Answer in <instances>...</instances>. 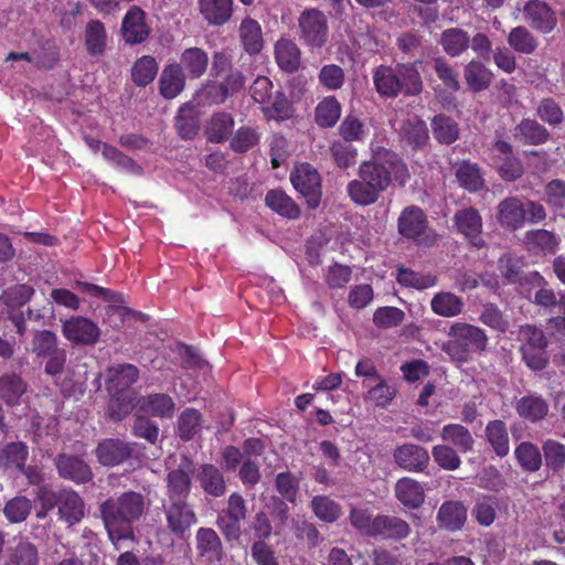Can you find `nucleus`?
<instances>
[{
    "label": "nucleus",
    "instance_id": "ddd939ff",
    "mask_svg": "<svg viewBox=\"0 0 565 565\" xmlns=\"http://www.w3.org/2000/svg\"><path fill=\"white\" fill-rule=\"evenodd\" d=\"M493 157L500 175L507 181H513L521 177L523 168L521 162L511 154V146L505 141H497L492 148Z\"/></svg>",
    "mask_w": 565,
    "mask_h": 565
},
{
    "label": "nucleus",
    "instance_id": "a878e982",
    "mask_svg": "<svg viewBox=\"0 0 565 565\" xmlns=\"http://www.w3.org/2000/svg\"><path fill=\"white\" fill-rule=\"evenodd\" d=\"M239 39L248 54H257L264 46L263 32L256 20L246 18L238 28Z\"/></svg>",
    "mask_w": 565,
    "mask_h": 565
},
{
    "label": "nucleus",
    "instance_id": "20e7f679",
    "mask_svg": "<svg viewBox=\"0 0 565 565\" xmlns=\"http://www.w3.org/2000/svg\"><path fill=\"white\" fill-rule=\"evenodd\" d=\"M448 334L450 340L443 344V351L459 363L469 361L472 352L483 351L488 343L484 331L468 323H454Z\"/></svg>",
    "mask_w": 565,
    "mask_h": 565
},
{
    "label": "nucleus",
    "instance_id": "ea45409f",
    "mask_svg": "<svg viewBox=\"0 0 565 565\" xmlns=\"http://www.w3.org/2000/svg\"><path fill=\"white\" fill-rule=\"evenodd\" d=\"M85 45L92 55H99L106 46L107 34L104 24L98 20H92L85 28Z\"/></svg>",
    "mask_w": 565,
    "mask_h": 565
},
{
    "label": "nucleus",
    "instance_id": "4468645a",
    "mask_svg": "<svg viewBox=\"0 0 565 565\" xmlns=\"http://www.w3.org/2000/svg\"><path fill=\"white\" fill-rule=\"evenodd\" d=\"M139 376L136 366L131 364H119L108 370L107 390L110 394L131 393L129 386L134 384Z\"/></svg>",
    "mask_w": 565,
    "mask_h": 565
},
{
    "label": "nucleus",
    "instance_id": "79ce46f5",
    "mask_svg": "<svg viewBox=\"0 0 565 565\" xmlns=\"http://www.w3.org/2000/svg\"><path fill=\"white\" fill-rule=\"evenodd\" d=\"M341 116V105L333 96L324 97L316 107V121L320 127H333Z\"/></svg>",
    "mask_w": 565,
    "mask_h": 565
},
{
    "label": "nucleus",
    "instance_id": "c756f323",
    "mask_svg": "<svg viewBox=\"0 0 565 565\" xmlns=\"http://www.w3.org/2000/svg\"><path fill=\"white\" fill-rule=\"evenodd\" d=\"M431 311L440 317L451 318L461 313L463 302L460 297L449 291H440L430 300Z\"/></svg>",
    "mask_w": 565,
    "mask_h": 565
},
{
    "label": "nucleus",
    "instance_id": "f3484780",
    "mask_svg": "<svg viewBox=\"0 0 565 565\" xmlns=\"http://www.w3.org/2000/svg\"><path fill=\"white\" fill-rule=\"evenodd\" d=\"M55 503L61 519L70 525L78 522L84 515V503L74 491H61L55 495Z\"/></svg>",
    "mask_w": 565,
    "mask_h": 565
},
{
    "label": "nucleus",
    "instance_id": "338daca9",
    "mask_svg": "<svg viewBox=\"0 0 565 565\" xmlns=\"http://www.w3.org/2000/svg\"><path fill=\"white\" fill-rule=\"evenodd\" d=\"M516 134L522 136L526 142L542 143L547 139V131L534 120L524 119L516 127Z\"/></svg>",
    "mask_w": 565,
    "mask_h": 565
},
{
    "label": "nucleus",
    "instance_id": "f03ea898",
    "mask_svg": "<svg viewBox=\"0 0 565 565\" xmlns=\"http://www.w3.org/2000/svg\"><path fill=\"white\" fill-rule=\"evenodd\" d=\"M359 177L367 180L382 193L393 180L404 184L409 174L405 163L395 153L384 150L372 160L360 164Z\"/></svg>",
    "mask_w": 565,
    "mask_h": 565
},
{
    "label": "nucleus",
    "instance_id": "f8f14e48",
    "mask_svg": "<svg viewBox=\"0 0 565 565\" xmlns=\"http://www.w3.org/2000/svg\"><path fill=\"white\" fill-rule=\"evenodd\" d=\"M137 413L145 416L170 418L173 416L175 404L171 396L162 393L150 394L138 399Z\"/></svg>",
    "mask_w": 565,
    "mask_h": 565
},
{
    "label": "nucleus",
    "instance_id": "052dcab7",
    "mask_svg": "<svg viewBox=\"0 0 565 565\" xmlns=\"http://www.w3.org/2000/svg\"><path fill=\"white\" fill-rule=\"evenodd\" d=\"M110 402L108 407L109 416L115 420H120L127 416L134 407H138L134 403L135 397L132 393H119L118 395L110 394Z\"/></svg>",
    "mask_w": 565,
    "mask_h": 565
},
{
    "label": "nucleus",
    "instance_id": "13d9d810",
    "mask_svg": "<svg viewBox=\"0 0 565 565\" xmlns=\"http://www.w3.org/2000/svg\"><path fill=\"white\" fill-rule=\"evenodd\" d=\"M459 183L469 191H478L483 185V179L476 164L462 162L456 171Z\"/></svg>",
    "mask_w": 565,
    "mask_h": 565
},
{
    "label": "nucleus",
    "instance_id": "bb28decb",
    "mask_svg": "<svg viewBox=\"0 0 565 565\" xmlns=\"http://www.w3.org/2000/svg\"><path fill=\"white\" fill-rule=\"evenodd\" d=\"M167 521L170 530L181 535L195 522V515L185 503L178 501L167 509Z\"/></svg>",
    "mask_w": 565,
    "mask_h": 565
},
{
    "label": "nucleus",
    "instance_id": "5701e85b",
    "mask_svg": "<svg viewBox=\"0 0 565 565\" xmlns=\"http://www.w3.org/2000/svg\"><path fill=\"white\" fill-rule=\"evenodd\" d=\"M373 533L374 535H383L391 539H405L411 527L408 523L397 516H377L373 519Z\"/></svg>",
    "mask_w": 565,
    "mask_h": 565
},
{
    "label": "nucleus",
    "instance_id": "7ed1b4c3",
    "mask_svg": "<svg viewBox=\"0 0 565 565\" xmlns=\"http://www.w3.org/2000/svg\"><path fill=\"white\" fill-rule=\"evenodd\" d=\"M374 84L383 96L393 97L398 93L416 95L423 84L418 71L413 65H397L395 70L380 66L374 73Z\"/></svg>",
    "mask_w": 565,
    "mask_h": 565
},
{
    "label": "nucleus",
    "instance_id": "4be33fe9",
    "mask_svg": "<svg viewBox=\"0 0 565 565\" xmlns=\"http://www.w3.org/2000/svg\"><path fill=\"white\" fill-rule=\"evenodd\" d=\"M233 0H199V10L212 25H222L232 15Z\"/></svg>",
    "mask_w": 565,
    "mask_h": 565
},
{
    "label": "nucleus",
    "instance_id": "aec40b11",
    "mask_svg": "<svg viewBox=\"0 0 565 565\" xmlns=\"http://www.w3.org/2000/svg\"><path fill=\"white\" fill-rule=\"evenodd\" d=\"M456 225L475 246H480L482 239L480 233L482 230V222L478 211L473 209H465L455 215Z\"/></svg>",
    "mask_w": 565,
    "mask_h": 565
},
{
    "label": "nucleus",
    "instance_id": "2f4dec72",
    "mask_svg": "<svg viewBox=\"0 0 565 565\" xmlns=\"http://www.w3.org/2000/svg\"><path fill=\"white\" fill-rule=\"evenodd\" d=\"M56 466L63 478L76 482H86L90 479V470L81 459L63 455L58 457Z\"/></svg>",
    "mask_w": 565,
    "mask_h": 565
},
{
    "label": "nucleus",
    "instance_id": "49530a36",
    "mask_svg": "<svg viewBox=\"0 0 565 565\" xmlns=\"http://www.w3.org/2000/svg\"><path fill=\"white\" fill-rule=\"evenodd\" d=\"M487 438L494 451L500 456L504 457L508 455L510 446H509V436L507 431V427L501 420H493L488 424L487 429Z\"/></svg>",
    "mask_w": 565,
    "mask_h": 565
},
{
    "label": "nucleus",
    "instance_id": "6ab92c4d",
    "mask_svg": "<svg viewBox=\"0 0 565 565\" xmlns=\"http://www.w3.org/2000/svg\"><path fill=\"white\" fill-rule=\"evenodd\" d=\"M395 497L404 507L417 509L425 500V491L418 481L402 478L395 484Z\"/></svg>",
    "mask_w": 565,
    "mask_h": 565
},
{
    "label": "nucleus",
    "instance_id": "37998d69",
    "mask_svg": "<svg viewBox=\"0 0 565 565\" xmlns=\"http://www.w3.org/2000/svg\"><path fill=\"white\" fill-rule=\"evenodd\" d=\"M192 462L188 459H183L179 466V469L169 473L168 487L172 495H183L189 492Z\"/></svg>",
    "mask_w": 565,
    "mask_h": 565
},
{
    "label": "nucleus",
    "instance_id": "5fc2aeb1",
    "mask_svg": "<svg viewBox=\"0 0 565 565\" xmlns=\"http://www.w3.org/2000/svg\"><path fill=\"white\" fill-rule=\"evenodd\" d=\"M198 548L201 555L209 558H218L221 554V541L211 529H200L196 534Z\"/></svg>",
    "mask_w": 565,
    "mask_h": 565
},
{
    "label": "nucleus",
    "instance_id": "393cba45",
    "mask_svg": "<svg viewBox=\"0 0 565 565\" xmlns=\"http://www.w3.org/2000/svg\"><path fill=\"white\" fill-rule=\"evenodd\" d=\"M397 282L405 288L425 290L437 285V276L430 271H416L399 267L396 274Z\"/></svg>",
    "mask_w": 565,
    "mask_h": 565
},
{
    "label": "nucleus",
    "instance_id": "de8ad7c7",
    "mask_svg": "<svg viewBox=\"0 0 565 565\" xmlns=\"http://www.w3.org/2000/svg\"><path fill=\"white\" fill-rule=\"evenodd\" d=\"M263 110L268 118L274 120H285L292 115V106L280 90L271 95V99L263 105Z\"/></svg>",
    "mask_w": 565,
    "mask_h": 565
},
{
    "label": "nucleus",
    "instance_id": "0eeeda50",
    "mask_svg": "<svg viewBox=\"0 0 565 565\" xmlns=\"http://www.w3.org/2000/svg\"><path fill=\"white\" fill-rule=\"evenodd\" d=\"M62 333L74 344L92 345L98 341L100 329L93 320L74 316L63 321Z\"/></svg>",
    "mask_w": 565,
    "mask_h": 565
},
{
    "label": "nucleus",
    "instance_id": "c9c22d12",
    "mask_svg": "<svg viewBox=\"0 0 565 565\" xmlns=\"http://www.w3.org/2000/svg\"><path fill=\"white\" fill-rule=\"evenodd\" d=\"M158 68V63L154 57L143 55L134 63L131 67V79L137 86H147L156 78Z\"/></svg>",
    "mask_w": 565,
    "mask_h": 565
},
{
    "label": "nucleus",
    "instance_id": "423d86ee",
    "mask_svg": "<svg viewBox=\"0 0 565 565\" xmlns=\"http://www.w3.org/2000/svg\"><path fill=\"white\" fill-rule=\"evenodd\" d=\"M294 188L301 193L308 205L316 209L321 198V180L318 171L309 163H300L290 175Z\"/></svg>",
    "mask_w": 565,
    "mask_h": 565
},
{
    "label": "nucleus",
    "instance_id": "f704fd0d",
    "mask_svg": "<svg viewBox=\"0 0 565 565\" xmlns=\"http://www.w3.org/2000/svg\"><path fill=\"white\" fill-rule=\"evenodd\" d=\"M234 119L230 114L217 113L211 117L205 127V135L211 142L224 141L233 130Z\"/></svg>",
    "mask_w": 565,
    "mask_h": 565
},
{
    "label": "nucleus",
    "instance_id": "412c9836",
    "mask_svg": "<svg viewBox=\"0 0 565 565\" xmlns=\"http://www.w3.org/2000/svg\"><path fill=\"white\" fill-rule=\"evenodd\" d=\"M85 141L93 152H100L107 162L130 172H139L140 168L137 167L131 159L119 152L115 147L92 137H85Z\"/></svg>",
    "mask_w": 565,
    "mask_h": 565
},
{
    "label": "nucleus",
    "instance_id": "603ef678",
    "mask_svg": "<svg viewBox=\"0 0 565 565\" xmlns=\"http://www.w3.org/2000/svg\"><path fill=\"white\" fill-rule=\"evenodd\" d=\"M200 482L202 488L209 494L220 497L225 491V482L223 476L217 468L211 465H204L200 473Z\"/></svg>",
    "mask_w": 565,
    "mask_h": 565
},
{
    "label": "nucleus",
    "instance_id": "c03bdc74",
    "mask_svg": "<svg viewBox=\"0 0 565 565\" xmlns=\"http://www.w3.org/2000/svg\"><path fill=\"white\" fill-rule=\"evenodd\" d=\"M508 43L522 54H532L539 45L535 36L524 26L513 28L508 35Z\"/></svg>",
    "mask_w": 565,
    "mask_h": 565
},
{
    "label": "nucleus",
    "instance_id": "4c0bfd02",
    "mask_svg": "<svg viewBox=\"0 0 565 565\" xmlns=\"http://www.w3.org/2000/svg\"><path fill=\"white\" fill-rule=\"evenodd\" d=\"M266 204L269 209L288 218H297L299 216V207L285 192L280 190H271L266 194Z\"/></svg>",
    "mask_w": 565,
    "mask_h": 565
},
{
    "label": "nucleus",
    "instance_id": "bf43d9fd",
    "mask_svg": "<svg viewBox=\"0 0 565 565\" xmlns=\"http://www.w3.org/2000/svg\"><path fill=\"white\" fill-rule=\"evenodd\" d=\"M405 318V313L397 307H381L373 315V322L382 329H390L399 326Z\"/></svg>",
    "mask_w": 565,
    "mask_h": 565
},
{
    "label": "nucleus",
    "instance_id": "8fccbe9b",
    "mask_svg": "<svg viewBox=\"0 0 565 565\" xmlns=\"http://www.w3.org/2000/svg\"><path fill=\"white\" fill-rule=\"evenodd\" d=\"M470 39L459 29H448L441 35V45L445 52L451 56H458L467 50Z\"/></svg>",
    "mask_w": 565,
    "mask_h": 565
},
{
    "label": "nucleus",
    "instance_id": "39448f33",
    "mask_svg": "<svg viewBox=\"0 0 565 565\" xmlns=\"http://www.w3.org/2000/svg\"><path fill=\"white\" fill-rule=\"evenodd\" d=\"M300 38L311 47H321L328 39V22L326 15L317 9L301 12L298 19Z\"/></svg>",
    "mask_w": 565,
    "mask_h": 565
},
{
    "label": "nucleus",
    "instance_id": "a211bd4d",
    "mask_svg": "<svg viewBox=\"0 0 565 565\" xmlns=\"http://www.w3.org/2000/svg\"><path fill=\"white\" fill-rule=\"evenodd\" d=\"M185 76L180 64H170L166 66L160 75V94L167 98H175L184 88Z\"/></svg>",
    "mask_w": 565,
    "mask_h": 565
},
{
    "label": "nucleus",
    "instance_id": "a18cd8bd",
    "mask_svg": "<svg viewBox=\"0 0 565 565\" xmlns=\"http://www.w3.org/2000/svg\"><path fill=\"white\" fill-rule=\"evenodd\" d=\"M445 441L454 444L461 451H468L472 448L473 439L467 428L459 424H448L443 427L440 433Z\"/></svg>",
    "mask_w": 565,
    "mask_h": 565
},
{
    "label": "nucleus",
    "instance_id": "e433bc0d",
    "mask_svg": "<svg viewBox=\"0 0 565 565\" xmlns=\"http://www.w3.org/2000/svg\"><path fill=\"white\" fill-rule=\"evenodd\" d=\"M310 507L313 514L326 523L335 522L342 514L341 505L327 495H315Z\"/></svg>",
    "mask_w": 565,
    "mask_h": 565
},
{
    "label": "nucleus",
    "instance_id": "864d4df0",
    "mask_svg": "<svg viewBox=\"0 0 565 565\" xmlns=\"http://www.w3.org/2000/svg\"><path fill=\"white\" fill-rule=\"evenodd\" d=\"M32 509V502L26 497H14L3 508V514L10 523H21L26 520Z\"/></svg>",
    "mask_w": 565,
    "mask_h": 565
},
{
    "label": "nucleus",
    "instance_id": "6e6552de",
    "mask_svg": "<svg viewBox=\"0 0 565 565\" xmlns=\"http://www.w3.org/2000/svg\"><path fill=\"white\" fill-rule=\"evenodd\" d=\"M121 36L128 44H139L148 39L151 32L147 13L137 6L128 9L121 21Z\"/></svg>",
    "mask_w": 565,
    "mask_h": 565
},
{
    "label": "nucleus",
    "instance_id": "3c124183",
    "mask_svg": "<svg viewBox=\"0 0 565 565\" xmlns=\"http://www.w3.org/2000/svg\"><path fill=\"white\" fill-rule=\"evenodd\" d=\"M547 404L537 396L522 397L516 404V411L521 417L537 420L547 414Z\"/></svg>",
    "mask_w": 565,
    "mask_h": 565
},
{
    "label": "nucleus",
    "instance_id": "dca6fc26",
    "mask_svg": "<svg viewBox=\"0 0 565 565\" xmlns=\"http://www.w3.org/2000/svg\"><path fill=\"white\" fill-rule=\"evenodd\" d=\"M497 218L501 226L512 231L518 230L524 223L525 206L515 198L505 199L498 205Z\"/></svg>",
    "mask_w": 565,
    "mask_h": 565
},
{
    "label": "nucleus",
    "instance_id": "473e14b6",
    "mask_svg": "<svg viewBox=\"0 0 565 565\" xmlns=\"http://www.w3.org/2000/svg\"><path fill=\"white\" fill-rule=\"evenodd\" d=\"M209 64L207 54L199 47L186 49L181 55V68L192 78L201 77Z\"/></svg>",
    "mask_w": 565,
    "mask_h": 565
},
{
    "label": "nucleus",
    "instance_id": "f257e3e1",
    "mask_svg": "<svg viewBox=\"0 0 565 565\" xmlns=\"http://www.w3.org/2000/svg\"><path fill=\"white\" fill-rule=\"evenodd\" d=\"M145 511V500L140 493L126 492L117 499L103 503L102 514L108 536L117 545L122 540L132 537L130 524Z\"/></svg>",
    "mask_w": 565,
    "mask_h": 565
},
{
    "label": "nucleus",
    "instance_id": "69168bd1",
    "mask_svg": "<svg viewBox=\"0 0 565 565\" xmlns=\"http://www.w3.org/2000/svg\"><path fill=\"white\" fill-rule=\"evenodd\" d=\"M515 456L520 465L526 470L535 471L541 466V454L539 449L530 443H522L515 449Z\"/></svg>",
    "mask_w": 565,
    "mask_h": 565
},
{
    "label": "nucleus",
    "instance_id": "c85d7f7f",
    "mask_svg": "<svg viewBox=\"0 0 565 565\" xmlns=\"http://www.w3.org/2000/svg\"><path fill=\"white\" fill-rule=\"evenodd\" d=\"M28 448L22 443H11L0 450V468L4 471H23Z\"/></svg>",
    "mask_w": 565,
    "mask_h": 565
},
{
    "label": "nucleus",
    "instance_id": "e2e57ef3",
    "mask_svg": "<svg viewBox=\"0 0 565 565\" xmlns=\"http://www.w3.org/2000/svg\"><path fill=\"white\" fill-rule=\"evenodd\" d=\"M333 160L340 168H349L355 164L358 150L350 143L335 141L330 148Z\"/></svg>",
    "mask_w": 565,
    "mask_h": 565
},
{
    "label": "nucleus",
    "instance_id": "7c9ffc66",
    "mask_svg": "<svg viewBox=\"0 0 565 565\" xmlns=\"http://www.w3.org/2000/svg\"><path fill=\"white\" fill-rule=\"evenodd\" d=\"M347 192L355 204L362 206L375 203L381 194L372 183L361 177L348 183Z\"/></svg>",
    "mask_w": 565,
    "mask_h": 565
},
{
    "label": "nucleus",
    "instance_id": "0e129e2a",
    "mask_svg": "<svg viewBox=\"0 0 565 565\" xmlns=\"http://www.w3.org/2000/svg\"><path fill=\"white\" fill-rule=\"evenodd\" d=\"M299 478L290 472H282L276 477V489L278 493L291 503H296L299 492Z\"/></svg>",
    "mask_w": 565,
    "mask_h": 565
},
{
    "label": "nucleus",
    "instance_id": "2eb2a0df",
    "mask_svg": "<svg viewBox=\"0 0 565 565\" xmlns=\"http://www.w3.org/2000/svg\"><path fill=\"white\" fill-rule=\"evenodd\" d=\"M467 520V509L459 501L444 502L437 512V522L439 527L447 531L460 530Z\"/></svg>",
    "mask_w": 565,
    "mask_h": 565
},
{
    "label": "nucleus",
    "instance_id": "4d7b16f0",
    "mask_svg": "<svg viewBox=\"0 0 565 565\" xmlns=\"http://www.w3.org/2000/svg\"><path fill=\"white\" fill-rule=\"evenodd\" d=\"M199 114L191 107L182 106L177 116V128L183 139L193 138L199 131Z\"/></svg>",
    "mask_w": 565,
    "mask_h": 565
},
{
    "label": "nucleus",
    "instance_id": "09e8293b",
    "mask_svg": "<svg viewBox=\"0 0 565 565\" xmlns=\"http://www.w3.org/2000/svg\"><path fill=\"white\" fill-rule=\"evenodd\" d=\"M202 427L201 414L194 408L184 409L178 419V434L184 440L192 439Z\"/></svg>",
    "mask_w": 565,
    "mask_h": 565
},
{
    "label": "nucleus",
    "instance_id": "680f3d73",
    "mask_svg": "<svg viewBox=\"0 0 565 565\" xmlns=\"http://www.w3.org/2000/svg\"><path fill=\"white\" fill-rule=\"evenodd\" d=\"M25 392V385L17 375H4L0 377V394L8 404L18 403Z\"/></svg>",
    "mask_w": 565,
    "mask_h": 565
},
{
    "label": "nucleus",
    "instance_id": "b1692460",
    "mask_svg": "<svg viewBox=\"0 0 565 565\" xmlns=\"http://www.w3.org/2000/svg\"><path fill=\"white\" fill-rule=\"evenodd\" d=\"M275 58L281 70L294 72L300 64V50L290 39L281 38L275 44Z\"/></svg>",
    "mask_w": 565,
    "mask_h": 565
},
{
    "label": "nucleus",
    "instance_id": "cd10ccee",
    "mask_svg": "<svg viewBox=\"0 0 565 565\" xmlns=\"http://www.w3.org/2000/svg\"><path fill=\"white\" fill-rule=\"evenodd\" d=\"M524 244L531 253L554 254L558 247V239L546 230H535L525 234Z\"/></svg>",
    "mask_w": 565,
    "mask_h": 565
},
{
    "label": "nucleus",
    "instance_id": "a19ab883",
    "mask_svg": "<svg viewBox=\"0 0 565 565\" xmlns=\"http://www.w3.org/2000/svg\"><path fill=\"white\" fill-rule=\"evenodd\" d=\"M465 78L472 90L480 92L490 85L492 72L480 62L471 61L465 68Z\"/></svg>",
    "mask_w": 565,
    "mask_h": 565
},
{
    "label": "nucleus",
    "instance_id": "1a4fd4ad",
    "mask_svg": "<svg viewBox=\"0 0 565 565\" xmlns=\"http://www.w3.org/2000/svg\"><path fill=\"white\" fill-rule=\"evenodd\" d=\"M524 20L541 33L552 32L557 18L555 11L543 0H530L523 8Z\"/></svg>",
    "mask_w": 565,
    "mask_h": 565
},
{
    "label": "nucleus",
    "instance_id": "58836bf2",
    "mask_svg": "<svg viewBox=\"0 0 565 565\" xmlns=\"http://www.w3.org/2000/svg\"><path fill=\"white\" fill-rule=\"evenodd\" d=\"M96 452L100 463L114 466L128 457L129 449L124 443L110 439L99 444Z\"/></svg>",
    "mask_w": 565,
    "mask_h": 565
},
{
    "label": "nucleus",
    "instance_id": "774afa93",
    "mask_svg": "<svg viewBox=\"0 0 565 565\" xmlns=\"http://www.w3.org/2000/svg\"><path fill=\"white\" fill-rule=\"evenodd\" d=\"M320 84L328 90H335L342 87L344 83V72L335 64L324 65L319 73Z\"/></svg>",
    "mask_w": 565,
    "mask_h": 565
},
{
    "label": "nucleus",
    "instance_id": "9d476101",
    "mask_svg": "<svg viewBox=\"0 0 565 565\" xmlns=\"http://www.w3.org/2000/svg\"><path fill=\"white\" fill-rule=\"evenodd\" d=\"M398 230L405 237L417 239L420 243L427 242V220L423 210L417 206L404 209L398 218Z\"/></svg>",
    "mask_w": 565,
    "mask_h": 565
},
{
    "label": "nucleus",
    "instance_id": "9b49d317",
    "mask_svg": "<svg viewBox=\"0 0 565 565\" xmlns=\"http://www.w3.org/2000/svg\"><path fill=\"white\" fill-rule=\"evenodd\" d=\"M393 457L401 468L408 471H422L429 461L427 450L413 444H404L396 447Z\"/></svg>",
    "mask_w": 565,
    "mask_h": 565
},
{
    "label": "nucleus",
    "instance_id": "72a5a7b5",
    "mask_svg": "<svg viewBox=\"0 0 565 565\" xmlns=\"http://www.w3.org/2000/svg\"><path fill=\"white\" fill-rule=\"evenodd\" d=\"M402 138L412 147L417 148L428 140V130L425 122L417 116L407 118L399 128Z\"/></svg>",
    "mask_w": 565,
    "mask_h": 565
},
{
    "label": "nucleus",
    "instance_id": "6e6d98bb",
    "mask_svg": "<svg viewBox=\"0 0 565 565\" xmlns=\"http://www.w3.org/2000/svg\"><path fill=\"white\" fill-rule=\"evenodd\" d=\"M431 126L434 136L439 142L451 143L459 136L457 124L444 115L436 116Z\"/></svg>",
    "mask_w": 565,
    "mask_h": 565
}]
</instances>
